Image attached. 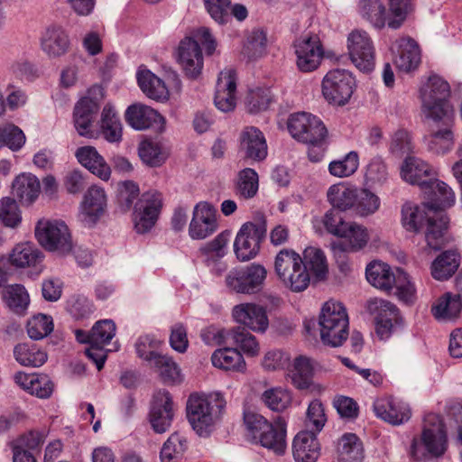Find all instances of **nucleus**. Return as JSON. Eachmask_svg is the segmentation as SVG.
I'll use <instances>...</instances> for the list:
<instances>
[{
	"mask_svg": "<svg viewBox=\"0 0 462 462\" xmlns=\"http://www.w3.org/2000/svg\"><path fill=\"white\" fill-rule=\"evenodd\" d=\"M287 127L294 139L308 144L311 162L323 158L328 147V130L318 116L306 112L295 113L289 117Z\"/></svg>",
	"mask_w": 462,
	"mask_h": 462,
	"instance_id": "nucleus-1",
	"label": "nucleus"
},
{
	"mask_svg": "<svg viewBox=\"0 0 462 462\" xmlns=\"http://www.w3.org/2000/svg\"><path fill=\"white\" fill-rule=\"evenodd\" d=\"M199 42L211 55L216 50V41L207 27L194 30L190 35L184 37L176 50V60L185 75L189 79L198 78L203 69V54Z\"/></svg>",
	"mask_w": 462,
	"mask_h": 462,
	"instance_id": "nucleus-2",
	"label": "nucleus"
},
{
	"mask_svg": "<svg viewBox=\"0 0 462 462\" xmlns=\"http://www.w3.org/2000/svg\"><path fill=\"white\" fill-rule=\"evenodd\" d=\"M244 422L251 441L277 455H282L286 448V422L281 416L273 422L255 412H245Z\"/></svg>",
	"mask_w": 462,
	"mask_h": 462,
	"instance_id": "nucleus-3",
	"label": "nucleus"
},
{
	"mask_svg": "<svg viewBox=\"0 0 462 462\" xmlns=\"http://www.w3.org/2000/svg\"><path fill=\"white\" fill-rule=\"evenodd\" d=\"M427 205L419 207L411 203H405L402 208V225L408 232L417 233L427 224L426 241L428 245L439 249L443 245V234L448 225V217L443 213H435L428 216Z\"/></svg>",
	"mask_w": 462,
	"mask_h": 462,
	"instance_id": "nucleus-4",
	"label": "nucleus"
},
{
	"mask_svg": "<svg viewBox=\"0 0 462 462\" xmlns=\"http://www.w3.org/2000/svg\"><path fill=\"white\" fill-rule=\"evenodd\" d=\"M319 324L320 338L324 345L341 346L349 336L348 316L341 302H325L319 314Z\"/></svg>",
	"mask_w": 462,
	"mask_h": 462,
	"instance_id": "nucleus-5",
	"label": "nucleus"
},
{
	"mask_svg": "<svg viewBox=\"0 0 462 462\" xmlns=\"http://www.w3.org/2000/svg\"><path fill=\"white\" fill-rule=\"evenodd\" d=\"M390 16L382 0H360L359 14L373 27L383 29L386 24L396 30L401 27L410 8V0H390Z\"/></svg>",
	"mask_w": 462,
	"mask_h": 462,
	"instance_id": "nucleus-6",
	"label": "nucleus"
},
{
	"mask_svg": "<svg viewBox=\"0 0 462 462\" xmlns=\"http://www.w3.org/2000/svg\"><path fill=\"white\" fill-rule=\"evenodd\" d=\"M274 272L281 282L293 292L305 291L310 277L301 255L292 249H282L274 258Z\"/></svg>",
	"mask_w": 462,
	"mask_h": 462,
	"instance_id": "nucleus-7",
	"label": "nucleus"
},
{
	"mask_svg": "<svg viewBox=\"0 0 462 462\" xmlns=\"http://www.w3.org/2000/svg\"><path fill=\"white\" fill-rule=\"evenodd\" d=\"M449 95L448 83L437 75L430 76L420 89L421 111L425 117L442 116L444 111L455 115L448 101Z\"/></svg>",
	"mask_w": 462,
	"mask_h": 462,
	"instance_id": "nucleus-8",
	"label": "nucleus"
},
{
	"mask_svg": "<svg viewBox=\"0 0 462 462\" xmlns=\"http://www.w3.org/2000/svg\"><path fill=\"white\" fill-rule=\"evenodd\" d=\"M444 112L442 116L426 117L430 124L424 143L427 151L436 156L448 154L455 146V115Z\"/></svg>",
	"mask_w": 462,
	"mask_h": 462,
	"instance_id": "nucleus-9",
	"label": "nucleus"
},
{
	"mask_svg": "<svg viewBox=\"0 0 462 462\" xmlns=\"http://www.w3.org/2000/svg\"><path fill=\"white\" fill-rule=\"evenodd\" d=\"M35 236L39 244L50 252L66 254L73 247L69 226L60 219H40L35 226Z\"/></svg>",
	"mask_w": 462,
	"mask_h": 462,
	"instance_id": "nucleus-10",
	"label": "nucleus"
},
{
	"mask_svg": "<svg viewBox=\"0 0 462 462\" xmlns=\"http://www.w3.org/2000/svg\"><path fill=\"white\" fill-rule=\"evenodd\" d=\"M355 85V79L348 70L337 69L328 71L324 77L322 93L328 103L344 106L349 101Z\"/></svg>",
	"mask_w": 462,
	"mask_h": 462,
	"instance_id": "nucleus-11",
	"label": "nucleus"
},
{
	"mask_svg": "<svg viewBox=\"0 0 462 462\" xmlns=\"http://www.w3.org/2000/svg\"><path fill=\"white\" fill-rule=\"evenodd\" d=\"M266 231L264 221L246 222L242 225L234 242V251L239 261L246 262L256 256Z\"/></svg>",
	"mask_w": 462,
	"mask_h": 462,
	"instance_id": "nucleus-12",
	"label": "nucleus"
},
{
	"mask_svg": "<svg viewBox=\"0 0 462 462\" xmlns=\"http://www.w3.org/2000/svg\"><path fill=\"white\" fill-rule=\"evenodd\" d=\"M162 206V194L158 191L144 192L141 196L133 213V222L137 233L145 234L154 226Z\"/></svg>",
	"mask_w": 462,
	"mask_h": 462,
	"instance_id": "nucleus-13",
	"label": "nucleus"
},
{
	"mask_svg": "<svg viewBox=\"0 0 462 462\" xmlns=\"http://www.w3.org/2000/svg\"><path fill=\"white\" fill-rule=\"evenodd\" d=\"M420 441L431 457H440L445 454L448 449V437L439 415L429 413L424 417Z\"/></svg>",
	"mask_w": 462,
	"mask_h": 462,
	"instance_id": "nucleus-14",
	"label": "nucleus"
},
{
	"mask_svg": "<svg viewBox=\"0 0 462 462\" xmlns=\"http://www.w3.org/2000/svg\"><path fill=\"white\" fill-rule=\"evenodd\" d=\"M349 57L355 66L362 71H371L374 67V47L369 34L355 30L347 37Z\"/></svg>",
	"mask_w": 462,
	"mask_h": 462,
	"instance_id": "nucleus-15",
	"label": "nucleus"
},
{
	"mask_svg": "<svg viewBox=\"0 0 462 462\" xmlns=\"http://www.w3.org/2000/svg\"><path fill=\"white\" fill-rule=\"evenodd\" d=\"M200 337L206 345H236V346H257L258 342L245 328L226 330L215 326L203 328Z\"/></svg>",
	"mask_w": 462,
	"mask_h": 462,
	"instance_id": "nucleus-16",
	"label": "nucleus"
},
{
	"mask_svg": "<svg viewBox=\"0 0 462 462\" xmlns=\"http://www.w3.org/2000/svg\"><path fill=\"white\" fill-rule=\"evenodd\" d=\"M296 64L302 72H310L319 68L324 56L320 39L316 34H305L294 43Z\"/></svg>",
	"mask_w": 462,
	"mask_h": 462,
	"instance_id": "nucleus-17",
	"label": "nucleus"
},
{
	"mask_svg": "<svg viewBox=\"0 0 462 462\" xmlns=\"http://www.w3.org/2000/svg\"><path fill=\"white\" fill-rule=\"evenodd\" d=\"M100 108L99 101L96 97L86 96L75 105L73 121L75 128L80 136L95 138L96 131L92 129L97 112Z\"/></svg>",
	"mask_w": 462,
	"mask_h": 462,
	"instance_id": "nucleus-18",
	"label": "nucleus"
},
{
	"mask_svg": "<svg viewBox=\"0 0 462 462\" xmlns=\"http://www.w3.org/2000/svg\"><path fill=\"white\" fill-rule=\"evenodd\" d=\"M187 417L198 434L208 433L214 423L209 401L200 395L191 394L187 402Z\"/></svg>",
	"mask_w": 462,
	"mask_h": 462,
	"instance_id": "nucleus-19",
	"label": "nucleus"
},
{
	"mask_svg": "<svg viewBox=\"0 0 462 462\" xmlns=\"http://www.w3.org/2000/svg\"><path fill=\"white\" fill-rule=\"evenodd\" d=\"M217 229V211L208 202H199L193 211V217L189 226L192 239H205Z\"/></svg>",
	"mask_w": 462,
	"mask_h": 462,
	"instance_id": "nucleus-20",
	"label": "nucleus"
},
{
	"mask_svg": "<svg viewBox=\"0 0 462 462\" xmlns=\"http://www.w3.org/2000/svg\"><path fill=\"white\" fill-rule=\"evenodd\" d=\"M174 417L171 395L166 390L158 391L153 397L150 411V423L156 433H164L169 430Z\"/></svg>",
	"mask_w": 462,
	"mask_h": 462,
	"instance_id": "nucleus-21",
	"label": "nucleus"
},
{
	"mask_svg": "<svg viewBox=\"0 0 462 462\" xmlns=\"http://www.w3.org/2000/svg\"><path fill=\"white\" fill-rule=\"evenodd\" d=\"M236 73L233 69H225L219 73L214 103L222 112L233 111L236 106Z\"/></svg>",
	"mask_w": 462,
	"mask_h": 462,
	"instance_id": "nucleus-22",
	"label": "nucleus"
},
{
	"mask_svg": "<svg viewBox=\"0 0 462 462\" xmlns=\"http://www.w3.org/2000/svg\"><path fill=\"white\" fill-rule=\"evenodd\" d=\"M373 407L378 418L392 425H402L411 416L408 403L394 397L379 398L374 401Z\"/></svg>",
	"mask_w": 462,
	"mask_h": 462,
	"instance_id": "nucleus-23",
	"label": "nucleus"
},
{
	"mask_svg": "<svg viewBox=\"0 0 462 462\" xmlns=\"http://www.w3.org/2000/svg\"><path fill=\"white\" fill-rule=\"evenodd\" d=\"M125 121L134 129L142 131L151 127L162 130L165 119L156 110L143 104H134L125 111Z\"/></svg>",
	"mask_w": 462,
	"mask_h": 462,
	"instance_id": "nucleus-24",
	"label": "nucleus"
},
{
	"mask_svg": "<svg viewBox=\"0 0 462 462\" xmlns=\"http://www.w3.org/2000/svg\"><path fill=\"white\" fill-rule=\"evenodd\" d=\"M106 207L105 190L97 186L90 187L81 203L79 217L86 226H94L104 214Z\"/></svg>",
	"mask_w": 462,
	"mask_h": 462,
	"instance_id": "nucleus-25",
	"label": "nucleus"
},
{
	"mask_svg": "<svg viewBox=\"0 0 462 462\" xmlns=\"http://www.w3.org/2000/svg\"><path fill=\"white\" fill-rule=\"evenodd\" d=\"M394 53L393 62L402 71L415 69L420 61V52L417 42L410 37H402L392 45Z\"/></svg>",
	"mask_w": 462,
	"mask_h": 462,
	"instance_id": "nucleus-26",
	"label": "nucleus"
},
{
	"mask_svg": "<svg viewBox=\"0 0 462 462\" xmlns=\"http://www.w3.org/2000/svg\"><path fill=\"white\" fill-rule=\"evenodd\" d=\"M240 149L245 156L254 162L263 161L268 154L266 139L254 126H245L240 134Z\"/></svg>",
	"mask_w": 462,
	"mask_h": 462,
	"instance_id": "nucleus-27",
	"label": "nucleus"
},
{
	"mask_svg": "<svg viewBox=\"0 0 462 462\" xmlns=\"http://www.w3.org/2000/svg\"><path fill=\"white\" fill-rule=\"evenodd\" d=\"M41 49L50 58L65 55L69 49V38L65 30L58 25H51L42 33Z\"/></svg>",
	"mask_w": 462,
	"mask_h": 462,
	"instance_id": "nucleus-28",
	"label": "nucleus"
},
{
	"mask_svg": "<svg viewBox=\"0 0 462 462\" xmlns=\"http://www.w3.org/2000/svg\"><path fill=\"white\" fill-rule=\"evenodd\" d=\"M233 318L254 331L264 332L269 325L265 310L255 303H241L234 307Z\"/></svg>",
	"mask_w": 462,
	"mask_h": 462,
	"instance_id": "nucleus-29",
	"label": "nucleus"
},
{
	"mask_svg": "<svg viewBox=\"0 0 462 462\" xmlns=\"http://www.w3.org/2000/svg\"><path fill=\"white\" fill-rule=\"evenodd\" d=\"M320 447L314 431H300L292 442V454L296 462H316Z\"/></svg>",
	"mask_w": 462,
	"mask_h": 462,
	"instance_id": "nucleus-30",
	"label": "nucleus"
},
{
	"mask_svg": "<svg viewBox=\"0 0 462 462\" xmlns=\"http://www.w3.org/2000/svg\"><path fill=\"white\" fill-rule=\"evenodd\" d=\"M137 356L150 367L156 368L164 381L175 382L180 376V370L173 360L151 348H137Z\"/></svg>",
	"mask_w": 462,
	"mask_h": 462,
	"instance_id": "nucleus-31",
	"label": "nucleus"
},
{
	"mask_svg": "<svg viewBox=\"0 0 462 462\" xmlns=\"http://www.w3.org/2000/svg\"><path fill=\"white\" fill-rule=\"evenodd\" d=\"M75 156L78 162L90 172L103 180H108L111 168L97 149L93 146H83L77 149Z\"/></svg>",
	"mask_w": 462,
	"mask_h": 462,
	"instance_id": "nucleus-32",
	"label": "nucleus"
},
{
	"mask_svg": "<svg viewBox=\"0 0 462 462\" xmlns=\"http://www.w3.org/2000/svg\"><path fill=\"white\" fill-rule=\"evenodd\" d=\"M40 190V180L32 173H21L12 183V194L22 205H32L39 197Z\"/></svg>",
	"mask_w": 462,
	"mask_h": 462,
	"instance_id": "nucleus-33",
	"label": "nucleus"
},
{
	"mask_svg": "<svg viewBox=\"0 0 462 462\" xmlns=\"http://www.w3.org/2000/svg\"><path fill=\"white\" fill-rule=\"evenodd\" d=\"M365 276L368 282L374 287L389 292L393 289L396 272L382 261H372L365 268Z\"/></svg>",
	"mask_w": 462,
	"mask_h": 462,
	"instance_id": "nucleus-34",
	"label": "nucleus"
},
{
	"mask_svg": "<svg viewBox=\"0 0 462 462\" xmlns=\"http://www.w3.org/2000/svg\"><path fill=\"white\" fill-rule=\"evenodd\" d=\"M302 261L310 277L317 282L324 281L328 273V263L325 253L319 247L308 246L302 253Z\"/></svg>",
	"mask_w": 462,
	"mask_h": 462,
	"instance_id": "nucleus-35",
	"label": "nucleus"
},
{
	"mask_svg": "<svg viewBox=\"0 0 462 462\" xmlns=\"http://www.w3.org/2000/svg\"><path fill=\"white\" fill-rule=\"evenodd\" d=\"M137 82L142 91L151 99L166 101L170 93L164 81L148 69L139 70Z\"/></svg>",
	"mask_w": 462,
	"mask_h": 462,
	"instance_id": "nucleus-36",
	"label": "nucleus"
},
{
	"mask_svg": "<svg viewBox=\"0 0 462 462\" xmlns=\"http://www.w3.org/2000/svg\"><path fill=\"white\" fill-rule=\"evenodd\" d=\"M100 130L109 143H119L122 140L123 126L117 112L111 104H106L102 110Z\"/></svg>",
	"mask_w": 462,
	"mask_h": 462,
	"instance_id": "nucleus-37",
	"label": "nucleus"
},
{
	"mask_svg": "<svg viewBox=\"0 0 462 462\" xmlns=\"http://www.w3.org/2000/svg\"><path fill=\"white\" fill-rule=\"evenodd\" d=\"M431 174V167L425 161L414 157L408 156L404 160L401 167V177L406 182L411 184L424 185V177Z\"/></svg>",
	"mask_w": 462,
	"mask_h": 462,
	"instance_id": "nucleus-38",
	"label": "nucleus"
},
{
	"mask_svg": "<svg viewBox=\"0 0 462 462\" xmlns=\"http://www.w3.org/2000/svg\"><path fill=\"white\" fill-rule=\"evenodd\" d=\"M212 365L226 371L243 372L245 362L238 348H217L211 356Z\"/></svg>",
	"mask_w": 462,
	"mask_h": 462,
	"instance_id": "nucleus-39",
	"label": "nucleus"
},
{
	"mask_svg": "<svg viewBox=\"0 0 462 462\" xmlns=\"http://www.w3.org/2000/svg\"><path fill=\"white\" fill-rule=\"evenodd\" d=\"M357 189L348 187L343 183H337L330 186L327 192L328 202L342 211L348 209L354 210L356 202Z\"/></svg>",
	"mask_w": 462,
	"mask_h": 462,
	"instance_id": "nucleus-40",
	"label": "nucleus"
},
{
	"mask_svg": "<svg viewBox=\"0 0 462 462\" xmlns=\"http://www.w3.org/2000/svg\"><path fill=\"white\" fill-rule=\"evenodd\" d=\"M337 451L340 462H363L365 457L363 443L353 433H346L341 437Z\"/></svg>",
	"mask_w": 462,
	"mask_h": 462,
	"instance_id": "nucleus-41",
	"label": "nucleus"
},
{
	"mask_svg": "<svg viewBox=\"0 0 462 462\" xmlns=\"http://www.w3.org/2000/svg\"><path fill=\"white\" fill-rule=\"evenodd\" d=\"M389 180V171L386 163L380 156H374L365 167L364 181L370 189L384 186Z\"/></svg>",
	"mask_w": 462,
	"mask_h": 462,
	"instance_id": "nucleus-42",
	"label": "nucleus"
},
{
	"mask_svg": "<svg viewBox=\"0 0 462 462\" xmlns=\"http://www.w3.org/2000/svg\"><path fill=\"white\" fill-rule=\"evenodd\" d=\"M340 237L346 239V245L342 249L350 252L364 249L370 239L367 228L356 222H348Z\"/></svg>",
	"mask_w": 462,
	"mask_h": 462,
	"instance_id": "nucleus-43",
	"label": "nucleus"
},
{
	"mask_svg": "<svg viewBox=\"0 0 462 462\" xmlns=\"http://www.w3.org/2000/svg\"><path fill=\"white\" fill-rule=\"evenodd\" d=\"M461 310L460 294L447 292L438 299L431 311L437 319H452L459 315Z\"/></svg>",
	"mask_w": 462,
	"mask_h": 462,
	"instance_id": "nucleus-44",
	"label": "nucleus"
},
{
	"mask_svg": "<svg viewBox=\"0 0 462 462\" xmlns=\"http://www.w3.org/2000/svg\"><path fill=\"white\" fill-rule=\"evenodd\" d=\"M41 260V252L31 243L16 245L9 257V262L17 268L34 266Z\"/></svg>",
	"mask_w": 462,
	"mask_h": 462,
	"instance_id": "nucleus-45",
	"label": "nucleus"
},
{
	"mask_svg": "<svg viewBox=\"0 0 462 462\" xmlns=\"http://www.w3.org/2000/svg\"><path fill=\"white\" fill-rule=\"evenodd\" d=\"M459 265L458 255L454 251H446L439 254L431 264V275L434 279L444 281L450 278Z\"/></svg>",
	"mask_w": 462,
	"mask_h": 462,
	"instance_id": "nucleus-46",
	"label": "nucleus"
},
{
	"mask_svg": "<svg viewBox=\"0 0 462 462\" xmlns=\"http://www.w3.org/2000/svg\"><path fill=\"white\" fill-rule=\"evenodd\" d=\"M430 189L433 192L434 199L427 204L430 210L437 211L438 209L450 208L455 204V192L446 182L439 180L431 181Z\"/></svg>",
	"mask_w": 462,
	"mask_h": 462,
	"instance_id": "nucleus-47",
	"label": "nucleus"
},
{
	"mask_svg": "<svg viewBox=\"0 0 462 462\" xmlns=\"http://www.w3.org/2000/svg\"><path fill=\"white\" fill-rule=\"evenodd\" d=\"M4 300L8 308L16 314H23L30 304V297L25 288L21 284H12L5 287Z\"/></svg>",
	"mask_w": 462,
	"mask_h": 462,
	"instance_id": "nucleus-48",
	"label": "nucleus"
},
{
	"mask_svg": "<svg viewBox=\"0 0 462 462\" xmlns=\"http://www.w3.org/2000/svg\"><path fill=\"white\" fill-rule=\"evenodd\" d=\"M294 370L291 375L293 384L298 389H307L311 384L314 365L311 359L300 356L294 360Z\"/></svg>",
	"mask_w": 462,
	"mask_h": 462,
	"instance_id": "nucleus-49",
	"label": "nucleus"
},
{
	"mask_svg": "<svg viewBox=\"0 0 462 462\" xmlns=\"http://www.w3.org/2000/svg\"><path fill=\"white\" fill-rule=\"evenodd\" d=\"M381 207L380 198L370 188L357 189L356 202L354 211L361 217H368L376 213Z\"/></svg>",
	"mask_w": 462,
	"mask_h": 462,
	"instance_id": "nucleus-50",
	"label": "nucleus"
},
{
	"mask_svg": "<svg viewBox=\"0 0 462 462\" xmlns=\"http://www.w3.org/2000/svg\"><path fill=\"white\" fill-rule=\"evenodd\" d=\"M359 156L355 151H351L344 157L334 160L328 164V172L337 178H346L353 175L358 169Z\"/></svg>",
	"mask_w": 462,
	"mask_h": 462,
	"instance_id": "nucleus-51",
	"label": "nucleus"
},
{
	"mask_svg": "<svg viewBox=\"0 0 462 462\" xmlns=\"http://www.w3.org/2000/svg\"><path fill=\"white\" fill-rule=\"evenodd\" d=\"M259 188V177L257 172L251 168H245L237 174L236 192L244 199L254 198Z\"/></svg>",
	"mask_w": 462,
	"mask_h": 462,
	"instance_id": "nucleus-52",
	"label": "nucleus"
},
{
	"mask_svg": "<svg viewBox=\"0 0 462 462\" xmlns=\"http://www.w3.org/2000/svg\"><path fill=\"white\" fill-rule=\"evenodd\" d=\"M245 294L259 292L264 285L267 270L259 263H251L244 266Z\"/></svg>",
	"mask_w": 462,
	"mask_h": 462,
	"instance_id": "nucleus-53",
	"label": "nucleus"
},
{
	"mask_svg": "<svg viewBox=\"0 0 462 462\" xmlns=\"http://www.w3.org/2000/svg\"><path fill=\"white\" fill-rule=\"evenodd\" d=\"M53 328L52 318L42 313L29 319L26 325L27 334L33 340L46 337L53 330Z\"/></svg>",
	"mask_w": 462,
	"mask_h": 462,
	"instance_id": "nucleus-54",
	"label": "nucleus"
},
{
	"mask_svg": "<svg viewBox=\"0 0 462 462\" xmlns=\"http://www.w3.org/2000/svg\"><path fill=\"white\" fill-rule=\"evenodd\" d=\"M0 222L6 227L16 228L22 222L21 209L14 198L0 199Z\"/></svg>",
	"mask_w": 462,
	"mask_h": 462,
	"instance_id": "nucleus-55",
	"label": "nucleus"
},
{
	"mask_svg": "<svg viewBox=\"0 0 462 462\" xmlns=\"http://www.w3.org/2000/svg\"><path fill=\"white\" fill-rule=\"evenodd\" d=\"M139 156L145 164L152 167L160 166L167 158V154L162 151V146L152 141H143L140 143Z\"/></svg>",
	"mask_w": 462,
	"mask_h": 462,
	"instance_id": "nucleus-56",
	"label": "nucleus"
},
{
	"mask_svg": "<svg viewBox=\"0 0 462 462\" xmlns=\"http://www.w3.org/2000/svg\"><path fill=\"white\" fill-rule=\"evenodd\" d=\"M367 310L375 321L393 320L398 315V309L389 300L374 298L367 302Z\"/></svg>",
	"mask_w": 462,
	"mask_h": 462,
	"instance_id": "nucleus-57",
	"label": "nucleus"
},
{
	"mask_svg": "<svg viewBox=\"0 0 462 462\" xmlns=\"http://www.w3.org/2000/svg\"><path fill=\"white\" fill-rule=\"evenodd\" d=\"M273 100L270 89L257 88L248 92L245 97V106L248 112L256 114L269 107Z\"/></svg>",
	"mask_w": 462,
	"mask_h": 462,
	"instance_id": "nucleus-58",
	"label": "nucleus"
},
{
	"mask_svg": "<svg viewBox=\"0 0 462 462\" xmlns=\"http://www.w3.org/2000/svg\"><path fill=\"white\" fill-rule=\"evenodd\" d=\"M116 326L112 319L97 321L91 328L92 346L110 344L116 336Z\"/></svg>",
	"mask_w": 462,
	"mask_h": 462,
	"instance_id": "nucleus-59",
	"label": "nucleus"
},
{
	"mask_svg": "<svg viewBox=\"0 0 462 462\" xmlns=\"http://www.w3.org/2000/svg\"><path fill=\"white\" fill-rule=\"evenodd\" d=\"M14 356L23 366L39 367L48 359V355L42 348H14Z\"/></svg>",
	"mask_w": 462,
	"mask_h": 462,
	"instance_id": "nucleus-60",
	"label": "nucleus"
},
{
	"mask_svg": "<svg viewBox=\"0 0 462 462\" xmlns=\"http://www.w3.org/2000/svg\"><path fill=\"white\" fill-rule=\"evenodd\" d=\"M398 299L405 303L413 302L416 297V289L409 275L401 269H396V277L393 284Z\"/></svg>",
	"mask_w": 462,
	"mask_h": 462,
	"instance_id": "nucleus-61",
	"label": "nucleus"
},
{
	"mask_svg": "<svg viewBox=\"0 0 462 462\" xmlns=\"http://www.w3.org/2000/svg\"><path fill=\"white\" fill-rule=\"evenodd\" d=\"M262 400L272 411H282L290 405L291 397L286 390L272 388L263 393Z\"/></svg>",
	"mask_w": 462,
	"mask_h": 462,
	"instance_id": "nucleus-62",
	"label": "nucleus"
},
{
	"mask_svg": "<svg viewBox=\"0 0 462 462\" xmlns=\"http://www.w3.org/2000/svg\"><path fill=\"white\" fill-rule=\"evenodd\" d=\"M186 448V439L177 433L171 434L161 450L162 462H174V459L180 457Z\"/></svg>",
	"mask_w": 462,
	"mask_h": 462,
	"instance_id": "nucleus-63",
	"label": "nucleus"
},
{
	"mask_svg": "<svg viewBox=\"0 0 462 462\" xmlns=\"http://www.w3.org/2000/svg\"><path fill=\"white\" fill-rule=\"evenodd\" d=\"M210 17L217 23L224 24L230 20L231 0H203Z\"/></svg>",
	"mask_w": 462,
	"mask_h": 462,
	"instance_id": "nucleus-64",
	"label": "nucleus"
}]
</instances>
